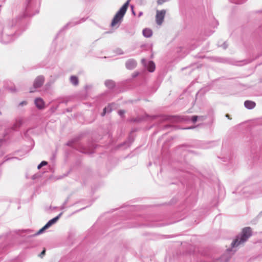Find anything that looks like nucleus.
<instances>
[{
  "label": "nucleus",
  "mask_w": 262,
  "mask_h": 262,
  "mask_svg": "<svg viewBox=\"0 0 262 262\" xmlns=\"http://www.w3.org/2000/svg\"><path fill=\"white\" fill-rule=\"evenodd\" d=\"M45 81V78L43 76L40 75L37 76L33 83V86L34 89L40 88L42 86Z\"/></svg>",
  "instance_id": "obj_6"
},
{
  "label": "nucleus",
  "mask_w": 262,
  "mask_h": 262,
  "mask_svg": "<svg viewBox=\"0 0 262 262\" xmlns=\"http://www.w3.org/2000/svg\"><path fill=\"white\" fill-rule=\"evenodd\" d=\"M47 162L46 161H42L37 166L38 169H40L43 166L46 165L47 164Z\"/></svg>",
  "instance_id": "obj_19"
},
{
  "label": "nucleus",
  "mask_w": 262,
  "mask_h": 262,
  "mask_svg": "<svg viewBox=\"0 0 262 262\" xmlns=\"http://www.w3.org/2000/svg\"><path fill=\"white\" fill-rule=\"evenodd\" d=\"M233 3H236V4H242L244 2H245L246 0H231Z\"/></svg>",
  "instance_id": "obj_18"
},
{
  "label": "nucleus",
  "mask_w": 262,
  "mask_h": 262,
  "mask_svg": "<svg viewBox=\"0 0 262 262\" xmlns=\"http://www.w3.org/2000/svg\"><path fill=\"white\" fill-rule=\"evenodd\" d=\"M79 23H77V22H76V21H72V22H70L69 23V24H67V26H69L70 27H72V26H73L76 24H79Z\"/></svg>",
  "instance_id": "obj_20"
},
{
  "label": "nucleus",
  "mask_w": 262,
  "mask_h": 262,
  "mask_svg": "<svg viewBox=\"0 0 262 262\" xmlns=\"http://www.w3.org/2000/svg\"><path fill=\"white\" fill-rule=\"evenodd\" d=\"M244 105L248 109H252L255 107L256 103L252 101L246 100L244 102Z\"/></svg>",
  "instance_id": "obj_10"
},
{
  "label": "nucleus",
  "mask_w": 262,
  "mask_h": 262,
  "mask_svg": "<svg viewBox=\"0 0 262 262\" xmlns=\"http://www.w3.org/2000/svg\"><path fill=\"white\" fill-rule=\"evenodd\" d=\"M193 128V127H189V128H188V129H191V128Z\"/></svg>",
  "instance_id": "obj_27"
},
{
  "label": "nucleus",
  "mask_w": 262,
  "mask_h": 262,
  "mask_svg": "<svg viewBox=\"0 0 262 262\" xmlns=\"http://www.w3.org/2000/svg\"><path fill=\"white\" fill-rule=\"evenodd\" d=\"M66 203H67V201H66V202H64V203L63 204V206H62V209H63V208H64V206H65V205L66 204Z\"/></svg>",
  "instance_id": "obj_25"
},
{
  "label": "nucleus",
  "mask_w": 262,
  "mask_h": 262,
  "mask_svg": "<svg viewBox=\"0 0 262 262\" xmlns=\"http://www.w3.org/2000/svg\"><path fill=\"white\" fill-rule=\"evenodd\" d=\"M113 105V104H111V105H108L107 107H105L104 109H103V113L102 114V116H103L105 115V114L106 113H109V112H111V111H112V106Z\"/></svg>",
  "instance_id": "obj_14"
},
{
  "label": "nucleus",
  "mask_w": 262,
  "mask_h": 262,
  "mask_svg": "<svg viewBox=\"0 0 262 262\" xmlns=\"http://www.w3.org/2000/svg\"><path fill=\"white\" fill-rule=\"evenodd\" d=\"M227 46L226 45V43H224L223 45V48L226 49L227 48Z\"/></svg>",
  "instance_id": "obj_24"
},
{
  "label": "nucleus",
  "mask_w": 262,
  "mask_h": 262,
  "mask_svg": "<svg viewBox=\"0 0 262 262\" xmlns=\"http://www.w3.org/2000/svg\"><path fill=\"white\" fill-rule=\"evenodd\" d=\"M119 114L120 115V116H122L124 113V111H122V110H120L119 111Z\"/></svg>",
  "instance_id": "obj_22"
},
{
  "label": "nucleus",
  "mask_w": 262,
  "mask_h": 262,
  "mask_svg": "<svg viewBox=\"0 0 262 262\" xmlns=\"http://www.w3.org/2000/svg\"><path fill=\"white\" fill-rule=\"evenodd\" d=\"M70 82L74 85H77L78 84V78L75 76H71Z\"/></svg>",
  "instance_id": "obj_13"
},
{
  "label": "nucleus",
  "mask_w": 262,
  "mask_h": 262,
  "mask_svg": "<svg viewBox=\"0 0 262 262\" xmlns=\"http://www.w3.org/2000/svg\"><path fill=\"white\" fill-rule=\"evenodd\" d=\"M16 24V21L14 23L13 20L10 22L9 25L5 26L0 33V42L4 44H7L12 42L15 39V31L12 27Z\"/></svg>",
  "instance_id": "obj_2"
},
{
  "label": "nucleus",
  "mask_w": 262,
  "mask_h": 262,
  "mask_svg": "<svg viewBox=\"0 0 262 262\" xmlns=\"http://www.w3.org/2000/svg\"><path fill=\"white\" fill-rule=\"evenodd\" d=\"M23 124V119L19 118L16 120L15 123L13 125V129H16L19 127Z\"/></svg>",
  "instance_id": "obj_12"
},
{
  "label": "nucleus",
  "mask_w": 262,
  "mask_h": 262,
  "mask_svg": "<svg viewBox=\"0 0 262 262\" xmlns=\"http://www.w3.org/2000/svg\"><path fill=\"white\" fill-rule=\"evenodd\" d=\"M165 14L166 11L165 10L157 11L156 20L158 25H161L162 24Z\"/></svg>",
  "instance_id": "obj_5"
},
{
  "label": "nucleus",
  "mask_w": 262,
  "mask_h": 262,
  "mask_svg": "<svg viewBox=\"0 0 262 262\" xmlns=\"http://www.w3.org/2000/svg\"><path fill=\"white\" fill-rule=\"evenodd\" d=\"M30 93H33V92H34V91L30 90Z\"/></svg>",
  "instance_id": "obj_26"
},
{
  "label": "nucleus",
  "mask_w": 262,
  "mask_h": 262,
  "mask_svg": "<svg viewBox=\"0 0 262 262\" xmlns=\"http://www.w3.org/2000/svg\"><path fill=\"white\" fill-rule=\"evenodd\" d=\"M45 250H43V251L41 252V253H40V256L41 257H42V256H43L45 255Z\"/></svg>",
  "instance_id": "obj_23"
},
{
  "label": "nucleus",
  "mask_w": 262,
  "mask_h": 262,
  "mask_svg": "<svg viewBox=\"0 0 262 262\" xmlns=\"http://www.w3.org/2000/svg\"><path fill=\"white\" fill-rule=\"evenodd\" d=\"M198 118V117L197 116H193L192 117H191V118H190L189 117H186V118L184 119V120L185 121H188L189 120H191L193 123H195L197 121Z\"/></svg>",
  "instance_id": "obj_17"
},
{
  "label": "nucleus",
  "mask_w": 262,
  "mask_h": 262,
  "mask_svg": "<svg viewBox=\"0 0 262 262\" xmlns=\"http://www.w3.org/2000/svg\"><path fill=\"white\" fill-rule=\"evenodd\" d=\"M137 66V62L133 59L128 60L125 63L126 68L128 70L134 69Z\"/></svg>",
  "instance_id": "obj_8"
},
{
  "label": "nucleus",
  "mask_w": 262,
  "mask_h": 262,
  "mask_svg": "<svg viewBox=\"0 0 262 262\" xmlns=\"http://www.w3.org/2000/svg\"><path fill=\"white\" fill-rule=\"evenodd\" d=\"M35 104L36 106L39 110H41L45 107V102L40 98H37L35 100Z\"/></svg>",
  "instance_id": "obj_9"
},
{
  "label": "nucleus",
  "mask_w": 262,
  "mask_h": 262,
  "mask_svg": "<svg viewBox=\"0 0 262 262\" xmlns=\"http://www.w3.org/2000/svg\"><path fill=\"white\" fill-rule=\"evenodd\" d=\"M62 214V212H61L59 214L58 216L50 220L42 228H41L38 231H37L34 235H37L42 233L45 230L48 229L53 224L56 223Z\"/></svg>",
  "instance_id": "obj_4"
},
{
  "label": "nucleus",
  "mask_w": 262,
  "mask_h": 262,
  "mask_svg": "<svg viewBox=\"0 0 262 262\" xmlns=\"http://www.w3.org/2000/svg\"><path fill=\"white\" fill-rule=\"evenodd\" d=\"M27 102L26 101H23L22 102H21L20 103H19V105L20 106H23V105H26L27 104Z\"/></svg>",
  "instance_id": "obj_21"
},
{
  "label": "nucleus",
  "mask_w": 262,
  "mask_h": 262,
  "mask_svg": "<svg viewBox=\"0 0 262 262\" xmlns=\"http://www.w3.org/2000/svg\"><path fill=\"white\" fill-rule=\"evenodd\" d=\"M105 85L108 88L112 89V88H113L114 86L115 83H114V82L113 81L110 80H106L105 82Z\"/></svg>",
  "instance_id": "obj_15"
},
{
  "label": "nucleus",
  "mask_w": 262,
  "mask_h": 262,
  "mask_svg": "<svg viewBox=\"0 0 262 262\" xmlns=\"http://www.w3.org/2000/svg\"><path fill=\"white\" fill-rule=\"evenodd\" d=\"M142 12H141V13H140L139 15H142Z\"/></svg>",
  "instance_id": "obj_28"
},
{
  "label": "nucleus",
  "mask_w": 262,
  "mask_h": 262,
  "mask_svg": "<svg viewBox=\"0 0 262 262\" xmlns=\"http://www.w3.org/2000/svg\"><path fill=\"white\" fill-rule=\"evenodd\" d=\"M251 228L250 227L244 228L242 230L241 233L237 235L235 239L232 241L231 244V249H227V253L231 251L234 252H235L236 251V248L238 246L243 245L251 236Z\"/></svg>",
  "instance_id": "obj_1"
},
{
  "label": "nucleus",
  "mask_w": 262,
  "mask_h": 262,
  "mask_svg": "<svg viewBox=\"0 0 262 262\" xmlns=\"http://www.w3.org/2000/svg\"><path fill=\"white\" fill-rule=\"evenodd\" d=\"M142 64L145 66L147 67L148 70L150 72H152L155 69V64L152 61H149L147 65L146 66V61L145 59H142L141 60Z\"/></svg>",
  "instance_id": "obj_7"
},
{
  "label": "nucleus",
  "mask_w": 262,
  "mask_h": 262,
  "mask_svg": "<svg viewBox=\"0 0 262 262\" xmlns=\"http://www.w3.org/2000/svg\"><path fill=\"white\" fill-rule=\"evenodd\" d=\"M33 15H34V14H32L31 12V8H30V7L28 6L26 9L25 14H24L23 15H21L20 17H25V16H30Z\"/></svg>",
  "instance_id": "obj_16"
},
{
  "label": "nucleus",
  "mask_w": 262,
  "mask_h": 262,
  "mask_svg": "<svg viewBox=\"0 0 262 262\" xmlns=\"http://www.w3.org/2000/svg\"><path fill=\"white\" fill-rule=\"evenodd\" d=\"M131 0H127L126 2L121 7L119 10L114 16L113 20L111 23V26L113 27L116 26L117 25H119L121 22L124 15H125L129 3Z\"/></svg>",
  "instance_id": "obj_3"
},
{
  "label": "nucleus",
  "mask_w": 262,
  "mask_h": 262,
  "mask_svg": "<svg viewBox=\"0 0 262 262\" xmlns=\"http://www.w3.org/2000/svg\"><path fill=\"white\" fill-rule=\"evenodd\" d=\"M142 33H143V35L145 37H147V38L151 37L152 34V30L151 29H148V28L144 29L143 30Z\"/></svg>",
  "instance_id": "obj_11"
}]
</instances>
